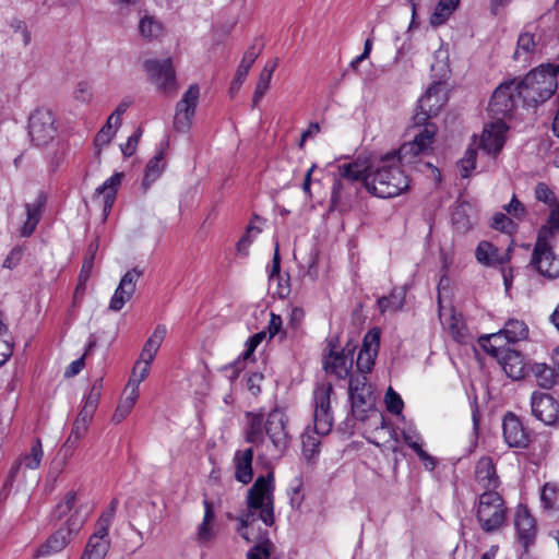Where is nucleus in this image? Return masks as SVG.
Instances as JSON below:
<instances>
[{
	"mask_svg": "<svg viewBox=\"0 0 559 559\" xmlns=\"http://www.w3.org/2000/svg\"><path fill=\"white\" fill-rule=\"evenodd\" d=\"M252 460H253V451L252 449L238 450L235 453L234 462L236 466L235 478L247 485L252 480L253 471H252Z\"/></svg>",
	"mask_w": 559,
	"mask_h": 559,
	"instance_id": "a878e982",
	"label": "nucleus"
},
{
	"mask_svg": "<svg viewBox=\"0 0 559 559\" xmlns=\"http://www.w3.org/2000/svg\"><path fill=\"white\" fill-rule=\"evenodd\" d=\"M304 455L310 460L319 452L320 440L314 435L304 433L301 437Z\"/></svg>",
	"mask_w": 559,
	"mask_h": 559,
	"instance_id": "052dcab7",
	"label": "nucleus"
},
{
	"mask_svg": "<svg viewBox=\"0 0 559 559\" xmlns=\"http://www.w3.org/2000/svg\"><path fill=\"white\" fill-rule=\"evenodd\" d=\"M199 98V85H190L182 95L181 99L176 105L174 117V128L176 131L186 133L190 130L198 107Z\"/></svg>",
	"mask_w": 559,
	"mask_h": 559,
	"instance_id": "f8f14e48",
	"label": "nucleus"
},
{
	"mask_svg": "<svg viewBox=\"0 0 559 559\" xmlns=\"http://www.w3.org/2000/svg\"><path fill=\"white\" fill-rule=\"evenodd\" d=\"M478 343L486 353L499 360L509 378L520 380L525 376V365L522 355L502 345L501 333L481 335L478 338Z\"/></svg>",
	"mask_w": 559,
	"mask_h": 559,
	"instance_id": "39448f33",
	"label": "nucleus"
},
{
	"mask_svg": "<svg viewBox=\"0 0 559 559\" xmlns=\"http://www.w3.org/2000/svg\"><path fill=\"white\" fill-rule=\"evenodd\" d=\"M503 437L509 447L525 448L528 442L527 433L519 419L512 413H508L502 423Z\"/></svg>",
	"mask_w": 559,
	"mask_h": 559,
	"instance_id": "a211bd4d",
	"label": "nucleus"
},
{
	"mask_svg": "<svg viewBox=\"0 0 559 559\" xmlns=\"http://www.w3.org/2000/svg\"><path fill=\"white\" fill-rule=\"evenodd\" d=\"M332 392L333 386L329 382L317 385L313 392L314 411H331Z\"/></svg>",
	"mask_w": 559,
	"mask_h": 559,
	"instance_id": "79ce46f5",
	"label": "nucleus"
},
{
	"mask_svg": "<svg viewBox=\"0 0 559 559\" xmlns=\"http://www.w3.org/2000/svg\"><path fill=\"white\" fill-rule=\"evenodd\" d=\"M511 248L506 253H500L499 249L488 241H480L476 248L475 257L477 262L486 266L503 265L510 261Z\"/></svg>",
	"mask_w": 559,
	"mask_h": 559,
	"instance_id": "5701e85b",
	"label": "nucleus"
},
{
	"mask_svg": "<svg viewBox=\"0 0 559 559\" xmlns=\"http://www.w3.org/2000/svg\"><path fill=\"white\" fill-rule=\"evenodd\" d=\"M531 408L533 416L547 426L555 424L558 419L559 403L549 393L533 392Z\"/></svg>",
	"mask_w": 559,
	"mask_h": 559,
	"instance_id": "2eb2a0df",
	"label": "nucleus"
},
{
	"mask_svg": "<svg viewBox=\"0 0 559 559\" xmlns=\"http://www.w3.org/2000/svg\"><path fill=\"white\" fill-rule=\"evenodd\" d=\"M262 49H263V45H260L259 47H257V45L253 44L246 50V52L238 66L236 74L230 83L229 93L231 96H234L240 90V86L245 82L252 64L255 62V60L259 57V55L261 53Z\"/></svg>",
	"mask_w": 559,
	"mask_h": 559,
	"instance_id": "aec40b11",
	"label": "nucleus"
},
{
	"mask_svg": "<svg viewBox=\"0 0 559 559\" xmlns=\"http://www.w3.org/2000/svg\"><path fill=\"white\" fill-rule=\"evenodd\" d=\"M47 203V195L40 191L35 201L25 204L26 219L20 229L23 237H29L36 229Z\"/></svg>",
	"mask_w": 559,
	"mask_h": 559,
	"instance_id": "6ab92c4d",
	"label": "nucleus"
},
{
	"mask_svg": "<svg viewBox=\"0 0 559 559\" xmlns=\"http://www.w3.org/2000/svg\"><path fill=\"white\" fill-rule=\"evenodd\" d=\"M150 368L151 367L143 365L141 360H138L133 367L126 391L134 389V392H139L140 383L148 376Z\"/></svg>",
	"mask_w": 559,
	"mask_h": 559,
	"instance_id": "8fccbe9b",
	"label": "nucleus"
},
{
	"mask_svg": "<svg viewBox=\"0 0 559 559\" xmlns=\"http://www.w3.org/2000/svg\"><path fill=\"white\" fill-rule=\"evenodd\" d=\"M92 421L91 418H85V416L78 414L71 432L62 445V450L66 455H71L73 450L76 448L80 440L85 436L88 430V425Z\"/></svg>",
	"mask_w": 559,
	"mask_h": 559,
	"instance_id": "cd10ccee",
	"label": "nucleus"
},
{
	"mask_svg": "<svg viewBox=\"0 0 559 559\" xmlns=\"http://www.w3.org/2000/svg\"><path fill=\"white\" fill-rule=\"evenodd\" d=\"M123 178L122 173H115L107 180H105L97 189L96 194H104V213L108 214L116 200L118 187L121 185Z\"/></svg>",
	"mask_w": 559,
	"mask_h": 559,
	"instance_id": "c85d7f7f",
	"label": "nucleus"
},
{
	"mask_svg": "<svg viewBox=\"0 0 559 559\" xmlns=\"http://www.w3.org/2000/svg\"><path fill=\"white\" fill-rule=\"evenodd\" d=\"M144 70L159 91L171 93L177 90L176 72L170 59H148L144 62Z\"/></svg>",
	"mask_w": 559,
	"mask_h": 559,
	"instance_id": "ddd939ff",
	"label": "nucleus"
},
{
	"mask_svg": "<svg viewBox=\"0 0 559 559\" xmlns=\"http://www.w3.org/2000/svg\"><path fill=\"white\" fill-rule=\"evenodd\" d=\"M452 224L460 234L467 233L474 225V209L468 202H461L452 212Z\"/></svg>",
	"mask_w": 559,
	"mask_h": 559,
	"instance_id": "bb28decb",
	"label": "nucleus"
},
{
	"mask_svg": "<svg viewBox=\"0 0 559 559\" xmlns=\"http://www.w3.org/2000/svg\"><path fill=\"white\" fill-rule=\"evenodd\" d=\"M540 501L546 510H559V486L552 483L545 484L542 489Z\"/></svg>",
	"mask_w": 559,
	"mask_h": 559,
	"instance_id": "37998d69",
	"label": "nucleus"
},
{
	"mask_svg": "<svg viewBox=\"0 0 559 559\" xmlns=\"http://www.w3.org/2000/svg\"><path fill=\"white\" fill-rule=\"evenodd\" d=\"M378 305L381 312L397 311L404 305V294L393 292L390 296L380 298Z\"/></svg>",
	"mask_w": 559,
	"mask_h": 559,
	"instance_id": "3c124183",
	"label": "nucleus"
},
{
	"mask_svg": "<svg viewBox=\"0 0 559 559\" xmlns=\"http://www.w3.org/2000/svg\"><path fill=\"white\" fill-rule=\"evenodd\" d=\"M490 226L501 233L512 235L516 230V224L504 213H496L492 216Z\"/></svg>",
	"mask_w": 559,
	"mask_h": 559,
	"instance_id": "603ef678",
	"label": "nucleus"
},
{
	"mask_svg": "<svg viewBox=\"0 0 559 559\" xmlns=\"http://www.w3.org/2000/svg\"><path fill=\"white\" fill-rule=\"evenodd\" d=\"M76 500V492L73 490L68 491L62 500L57 503L50 513V518L53 521H60L66 516L74 507Z\"/></svg>",
	"mask_w": 559,
	"mask_h": 559,
	"instance_id": "49530a36",
	"label": "nucleus"
},
{
	"mask_svg": "<svg viewBox=\"0 0 559 559\" xmlns=\"http://www.w3.org/2000/svg\"><path fill=\"white\" fill-rule=\"evenodd\" d=\"M355 192L356 189L353 187V183L336 177L332 186L330 210L340 212L344 211L349 204Z\"/></svg>",
	"mask_w": 559,
	"mask_h": 559,
	"instance_id": "4be33fe9",
	"label": "nucleus"
},
{
	"mask_svg": "<svg viewBox=\"0 0 559 559\" xmlns=\"http://www.w3.org/2000/svg\"><path fill=\"white\" fill-rule=\"evenodd\" d=\"M142 275V271L138 267L129 270L120 280L118 286L121 290H124L126 298H131L135 292L136 283Z\"/></svg>",
	"mask_w": 559,
	"mask_h": 559,
	"instance_id": "09e8293b",
	"label": "nucleus"
},
{
	"mask_svg": "<svg viewBox=\"0 0 559 559\" xmlns=\"http://www.w3.org/2000/svg\"><path fill=\"white\" fill-rule=\"evenodd\" d=\"M165 167L164 153L159 151L147 163L142 187L146 191L150 186L162 175Z\"/></svg>",
	"mask_w": 559,
	"mask_h": 559,
	"instance_id": "4c0bfd02",
	"label": "nucleus"
},
{
	"mask_svg": "<svg viewBox=\"0 0 559 559\" xmlns=\"http://www.w3.org/2000/svg\"><path fill=\"white\" fill-rule=\"evenodd\" d=\"M353 366V349H343L341 353L331 352L329 358L324 362L325 370L335 373L338 378L348 374Z\"/></svg>",
	"mask_w": 559,
	"mask_h": 559,
	"instance_id": "393cba45",
	"label": "nucleus"
},
{
	"mask_svg": "<svg viewBox=\"0 0 559 559\" xmlns=\"http://www.w3.org/2000/svg\"><path fill=\"white\" fill-rule=\"evenodd\" d=\"M535 198L539 202L545 203L549 207L558 202L555 192L545 182H538L535 187Z\"/></svg>",
	"mask_w": 559,
	"mask_h": 559,
	"instance_id": "13d9d810",
	"label": "nucleus"
},
{
	"mask_svg": "<svg viewBox=\"0 0 559 559\" xmlns=\"http://www.w3.org/2000/svg\"><path fill=\"white\" fill-rule=\"evenodd\" d=\"M127 395L119 402L114 415L112 421L116 424L121 423L131 412L139 397V392L134 389L126 391Z\"/></svg>",
	"mask_w": 559,
	"mask_h": 559,
	"instance_id": "a19ab883",
	"label": "nucleus"
},
{
	"mask_svg": "<svg viewBox=\"0 0 559 559\" xmlns=\"http://www.w3.org/2000/svg\"><path fill=\"white\" fill-rule=\"evenodd\" d=\"M385 405L388 412L394 415H402L404 402L399 393L389 388L385 394Z\"/></svg>",
	"mask_w": 559,
	"mask_h": 559,
	"instance_id": "bf43d9fd",
	"label": "nucleus"
},
{
	"mask_svg": "<svg viewBox=\"0 0 559 559\" xmlns=\"http://www.w3.org/2000/svg\"><path fill=\"white\" fill-rule=\"evenodd\" d=\"M11 28L14 33H19L22 37V41L25 46L31 43V33L27 29V26L24 21L19 19H13L10 23Z\"/></svg>",
	"mask_w": 559,
	"mask_h": 559,
	"instance_id": "774afa93",
	"label": "nucleus"
},
{
	"mask_svg": "<svg viewBox=\"0 0 559 559\" xmlns=\"http://www.w3.org/2000/svg\"><path fill=\"white\" fill-rule=\"evenodd\" d=\"M348 394L353 415L364 421L367 412L372 409L374 404L372 386L368 383L367 376H352L348 384Z\"/></svg>",
	"mask_w": 559,
	"mask_h": 559,
	"instance_id": "0eeeda50",
	"label": "nucleus"
},
{
	"mask_svg": "<svg viewBox=\"0 0 559 559\" xmlns=\"http://www.w3.org/2000/svg\"><path fill=\"white\" fill-rule=\"evenodd\" d=\"M475 479L485 490L498 489L500 479L491 457L483 456L477 461L475 466Z\"/></svg>",
	"mask_w": 559,
	"mask_h": 559,
	"instance_id": "412c9836",
	"label": "nucleus"
},
{
	"mask_svg": "<svg viewBox=\"0 0 559 559\" xmlns=\"http://www.w3.org/2000/svg\"><path fill=\"white\" fill-rule=\"evenodd\" d=\"M166 334H167L166 325L158 324L154 329L152 335L145 342L143 348L146 349V352L157 353L162 343L164 342Z\"/></svg>",
	"mask_w": 559,
	"mask_h": 559,
	"instance_id": "864d4df0",
	"label": "nucleus"
},
{
	"mask_svg": "<svg viewBox=\"0 0 559 559\" xmlns=\"http://www.w3.org/2000/svg\"><path fill=\"white\" fill-rule=\"evenodd\" d=\"M503 209L510 216L518 219H522L526 214L524 205L518 200L515 194H513L511 201Z\"/></svg>",
	"mask_w": 559,
	"mask_h": 559,
	"instance_id": "0e129e2a",
	"label": "nucleus"
},
{
	"mask_svg": "<svg viewBox=\"0 0 559 559\" xmlns=\"http://www.w3.org/2000/svg\"><path fill=\"white\" fill-rule=\"evenodd\" d=\"M498 333H501V341L504 338L507 343H515L526 338L528 329L523 321L510 319Z\"/></svg>",
	"mask_w": 559,
	"mask_h": 559,
	"instance_id": "f704fd0d",
	"label": "nucleus"
},
{
	"mask_svg": "<svg viewBox=\"0 0 559 559\" xmlns=\"http://www.w3.org/2000/svg\"><path fill=\"white\" fill-rule=\"evenodd\" d=\"M444 103L445 97L442 85L440 83L431 84L418 100L417 111L413 117L414 124L424 126L423 130L426 129V127H432L436 132V126L428 123L427 120L437 116Z\"/></svg>",
	"mask_w": 559,
	"mask_h": 559,
	"instance_id": "6e6552de",
	"label": "nucleus"
},
{
	"mask_svg": "<svg viewBox=\"0 0 559 559\" xmlns=\"http://www.w3.org/2000/svg\"><path fill=\"white\" fill-rule=\"evenodd\" d=\"M87 516L88 510H84L82 506L75 508L64 524L51 534L46 543L37 548L35 557L49 556L63 550L82 530Z\"/></svg>",
	"mask_w": 559,
	"mask_h": 559,
	"instance_id": "423d86ee",
	"label": "nucleus"
},
{
	"mask_svg": "<svg viewBox=\"0 0 559 559\" xmlns=\"http://www.w3.org/2000/svg\"><path fill=\"white\" fill-rule=\"evenodd\" d=\"M504 144V136L501 131L485 129L480 135L479 147L487 154L496 155Z\"/></svg>",
	"mask_w": 559,
	"mask_h": 559,
	"instance_id": "c9c22d12",
	"label": "nucleus"
},
{
	"mask_svg": "<svg viewBox=\"0 0 559 559\" xmlns=\"http://www.w3.org/2000/svg\"><path fill=\"white\" fill-rule=\"evenodd\" d=\"M43 455L44 452L41 448V442L39 439H37L31 449V453L26 454L23 457L22 463L25 465V467L29 469H35L40 465Z\"/></svg>",
	"mask_w": 559,
	"mask_h": 559,
	"instance_id": "5fc2aeb1",
	"label": "nucleus"
},
{
	"mask_svg": "<svg viewBox=\"0 0 559 559\" xmlns=\"http://www.w3.org/2000/svg\"><path fill=\"white\" fill-rule=\"evenodd\" d=\"M139 33L145 39H157L163 34V25L154 16L144 15L139 22Z\"/></svg>",
	"mask_w": 559,
	"mask_h": 559,
	"instance_id": "ea45409f",
	"label": "nucleus"
},
{
	"mask_svg": "<svg viewBox=\"0 0 559 559\" xmlns=\"http://www.w3.org/2000/svg\"><path fill=\"white\" fill-rule=\"evenodd\" d=\"M248 427L246 429V441L254 445L264 442V424L263 414L247 413Z\"/></svg>",
	"mask_w": 559,
	"mask_h": 559,
	"instance_id": "c756f323",
	"label": "nucleus"
},
{
	"mask_svg": "<svg viewBox=\"0 0 559 559\" xmlns=\"http://www.w3.org/2000/svg\"><path fill=\"white\" fill-rule=\"evenodd\" d=\"M550 238L537 235L533 249L531 265L543 276L555 278L559 276V259L555 257L549 245Z\"/></svg>",
	"mask_w": 559,
	"mask_h": 559,
	"instance_id": "9b49d317",
	"label": "nucleus"
},
{
	"mask_svg": "<svg viewBox=\"0 0 559 559\" xmlns=\"http://www.w3.org/2000/svg\"><path fill=\"white\" fill-rule=\"evenodd\" d=\"M369 171V164L366 165L359 160H355L352 163L343 164L337 167V177L348 181L349 183H354L356 181H362L365 186V177Z\"/></svg>",
	"mask_w": 559,
	"mask_h": 559,
	"instance_id": "7c9ffc66",
	"label": "nucleus"
},
{
	"mask_svg": "<svg viewBox=\"0 0 559 559\" xmlns=\"http://www.w3.org/2000/svg\"><path fill=\"white\" fill-rule=\"evenodd\" d=\"M110 542H98L95 538H88L86 547L81 559H104L109 550Z\"/></svg>",
	"mask_w": 559,
	"mask_h": 559,
	"instance_id": "c03bdc74",
	"label": "nucleus"
},
{
	"mask_svg": "<svg viewBox=\"0 0 559 559\" xmlns=\"http://www.w3.org/2000/svg\"><path fill=\"white\" fill-rule=\"evenodd\" d=\"M402 436L405 443L417 454L424 466L429 471L435 469L437 461L423 449L419 432L409 426L402 431Z\"/></svg>",
	"mask_w": 559,
	"mask_h": 559,
	"instance_id": "b1692460",
	"label": "nucleus"
},
{
	"mask_svg": "<svg viewBox=\"0 0 559 559\" xmlns=\"http://www.w3.org/2000/svg\"><path fill=\"white\" fill-rule=\"evenodd\" d=\"M272 549V542L269 538H265L248 550L247 559H269Z\"/></svg>",
	"mask_w": 559,
	"mask_h": 559,
	"instance_id": "6e6d98bb",
	"label": "nucleus"
},
{
	"mask_svg": "<svg viewBox=\"0 0 559 559\" xmlns=\"http://www.w3.org/2000/svg\"><path fill=\"white\" fill-rule=\"evenodd\" d=\"M514 525L519 543L527 550L534 544L536 537L535 519L531 515L527 508L520 506L515 512Z\"/></svg>",
	"mask_w": 559,
	"mask_h": 559,
	"instance_id": "f3484780",
	"label": "nucleus"
},
{
	"mask_svg": "<svg viewBox=\"0 0 559 559\" xmlns=\"http://www.w3.org/2000/svg\"><path fill=\"white\" fill-rule=\"evenodd\" d=\"M115 133L116 130H112V121H110V119H107L106 123L102 127V129L95 136V146L102 148L103 146L107 145L112 140Z\"/></svg>",
	"mask_w": 559,
	"mask_h": 559,
	"instance_id": "680f3d73",
	"label": "nucleus"
},
{
	"mask_svg": "<svg viewBox=\"0 0 559 559\" xmlns=\"http://www.w3.org/2000/svg\"><path fill=\"white\" fill-rule=\"evenodd\" d=\"M475 514L481 531L492 534L506 525L508 507L497 490H485L477 498Z\"/></svg>",
	"mask_w": 559,
	"mask_h": 559,
	"instance_id": "20e7f679",
	"label": "nucleus"
},
{
	"mask_svg": "<svg viewBox=\"0 0 559 559\" xmlns=\"http://www.w3.org/2000/svg\"><path fill=\"white\" fill-rule=\"evenodd\" d=\"M380 332L377 329L370 330L364 337L362 346L358 353L356 366L359 374H367L371 371L374 359L378 355Z\"/></svg>",
	"mask_w": 559,
	"mask_h": 559,
	"instance_id": "dca6fc26",
	"label": "nucleus"
},
{
	"mask_svg": "<svg viewBox=\"0 0 559 559\" xmlns=\"http://www.w3.org/2000/svg\"><path fill=\"white\" fill-rule=\"evenodd\" d=\"M435 128L426 127L414 136V140L402 144L397 152L388 153L369 164L365 177V188L371 194L389 199L400 195L408 186V177L404 167H416L420 156L431 151Z\"/></svg>",
	"mask_w": 559,
	"mask_h": 559,
	"instance_id": "f257e3e1",
	"label": "nucleus"
},
{
	"mask_svg": "<svg viewBox=\"0 0 559 559\" xmlns=\"http://www.w3.org/2000/svg\"><path fill=\"white\" fill-rule=\"evenodd\" d=\"M558 74L559 63L547 62L530 71L524 79H516L523 106L535 107L549 99L558 88Z\"/></svg>",
	"mask_w": 559,
	"mask_h": 559,
	"instance_id": "7ed1b4c3",
	"label": "nucleus"
},
{
	"mask_svg": "<svg viewBox=\"0 0 559 559\" xmlns=\"http://www.w3.org/2000/svg\"><path fill=\"white\" fill-rule=\"evenodd\" d=\"M141 135H142V129L138 128L136 131L128 138L127 143L121 144L120 147H121V152H122L123 156L130 157L134 154Z\"/></svg>",
	"mask_w": 559,
	"mask_h": 559,
	"instance_id": "69168bd1",
	"label": "nucleus"
},
{
	"mask_svg": "<svg viewBox=\"0 0 559 559\" xmlns=\"http://www.w3.org/2000/svg\"><path fill=\"white\" fill-rule=\"evenodd\" d=\"M476 158H477V151L476 148L468 147L463 156V158L459 162V167L461 170V176L463 178H468L471 175V171L475 169L476 167Z\"/></svg>",
	"mask_w": 559,
	"mask_h": 559,
	"instance_id": "4d7b16f0",
	"label": "nucleus"
},
{
	"mask_svg": "<svg viewBox=\"0 0 559 559\" xmlns=\"http://www.w3.org/2000/svg\"><path fill=\"white\" fill-rule=\"evenodd\" d=\"M286 415L283 411L275 408L271 411L265 419L264 430L275 451L276 457L283 455L288 448L289 437L286 430Z\"/></svg>",
	"mask_w": 559,
	"mask_h": 559,
	"instance_id": "4468645a",
	"label": "nucleus"
},
{
	"mask_svg": "<svg viewBox=\"0 0 559 559\" xmlns=\"http://www.w3.org/2000/svg\"><path fill=\"white\" fill-rule=\"evenodd\" d=\"M534 35L528 32H523L519 35L516 50L513 53L515 61L530 62L531 56L535 50Z\"/></svg>",
	"mask_w": 559,
	"mask_h": 559,
	"instance_id": "58836bf2",
	"label": "nucleus"
},
{
	"mask_svg": "<svg viewBox=\"0 0 559 559\" xmlns=\"http://www.w3.org/2000/svg\"><path fill=\"white\" fill-rule=\"evenodd\" d=\"M28 133L32 142L38 146L51 142L57 134L53 112L48 108L35 109L28 118Z\"/></svg>",
	"mask_w": 559,
	"mask_h": 559,
	"instance_id": "1a4fd4ad",
	"label": "nucleus"
},
{
	"mask_svg": "<svg viewBox=\"0 0 559 559\" xmlns=\"http://www.w3.org/2000/svg\"><path fill=\"white\" fill-rule=\"evenodd\" d=\"M73 96L76 100L81 103H88L93 97L92 87L87 82H79L74 92Z\"/></svg>",
	"mask_w": 559,
	"mask_h": 559,
	"instance_id": "338daca9",
	"label": "nucleus"
},
{
	"mask_svg": "<svg viewBox=\"0 0 559 559\" xmlns=\"http://www.w3.org/2000/svg\"><path fill=\"white\" fill-rule=\"evenodd\" d=\"M531 371L538 384V386L549 390L556 385L559 379L556 374L555 368L544 362H535L531 366Z\"/></svg>",
	"mask_w": 559,
	"mask_h": 559,
	"instance_id": "473e14b6",
	"label": "nucleus"
},
{
	"mask_svg": "<svg viewBox=\"0 0 559 559\" xmlns=\"http://www.w3.org/2000/svg\"><path fill=\"white\" fill-rule=\"evenodd\" d=\"M266 337L265 331H260L253 334L246 342V350L230 365V368L234 370L233 377H237L238 372L245 368V362L248 360H253V353L255 348L261 344V342Z\"/></svg>",
	"mask_w": 559,
	"mask_h": 559,
	"instance_id": "2f4dec72",
	"label": "nucleus"
},
{
	"mask_svg": "<svg viewBox=\"0 0 559 559\" xmlns=\"http://www.w3.org/2000/svg\"><path fill=\"white\" fill-rule=\"evenodd\" d=\"M277 67V59H273L266 62L264 68L262 69L259 80L257 82L255 91L252 98L253 106H257L258 103L265 95L269 90L273 73Z\"/></svg>",
	"mask_w": 559,
	"mask_h": 559,
	"instance_id": "72a5a7b5",
	"label": "nucleus"
},
{
	"mask_svg": "<svg viewBox=\"0 0 559 559\" xmlns=\"http://www.w3.org/2000/svg\"><path fill=\"white\" fill-rule=\"evenodd\" d=\"M102 389H103V379L99 378L94 381L90 392L85 396L84 405L79 413L80 415L85 416V418L93 419L94 413L97 409L99 399L102 396Z\"/></svg>",
	"mask_w": 559,
	"mask_h": 559,
	"instance_id": "e433bc0d",
	"label": "nucleus"
},
{
	"mask_svg": "<svg viewBox=\"0 0 559 559\" xmlns=\"http://www.w3.org/2000/svg\"><path fill=\"white\" fill-rule=\"evenodd\" d=\"M452 14V10H450L447 5L438 2L430 16V24L435 27L441 26L449 20Z\"/></svg>",
	"mask_w": 559,
	"mask_h": 559,
	"instance_id": "e2e57ef3",
	"label": "nucleus"
},
{
	"mask_svg": "<svg viewBox=\"0 0 559 559\" xmlns=\"http://www.w3.org/2000/svg\"><path fill=\"white\" fill-rule=\"evenodd\" d=\"M274 475H260L247 492V510L238 516L237 532L247 542L248 527L260 519L266 526L274 524Z\"/></svg>",
	"mask_w": 559,
	"mask_h": 559,
	"instance_id": "f03ea898",
	"label": "nucleus"
},
{
	"mask_svg": "<svg viewBox=\"0 0 559 559\" xmlns=\"http://www.w3.org/2000/svg\"><path fill=\"white\" fill-rule=\"evenodd\" d=\"M549 209L550 213L547 222L538 229L537 235L551 238L559 233V199L558 202L551 205Z\"/></svg>",
	"mask_w": 559,
	"mask_h": 559,
	"instance_id": "a18cd8bd",
	"label": "nucleus"
},
{
	"mask_svg": "<svg viewBox=\"0 0 559 559\" xmlns=\"http://www.w3.org/2000/svg\"><path fill=\"white\" fill-rule=\"evenodd\" d=\"M520 104L523 96L519 94L516 79L501 83L493 92L488 109L495 116H507Z\"/></svg>",
	"mask_w": 559,
	"mask_h": 559,
	"instance_id": "9d476101",
	"label": "nucleus"
},
{
	"mask_svg": "<svg viewBox=\"0 0 559 559\" xmlns=\"http://www.w3.org/2000/svg\"><path fill=\"white\" fill-rule=\"evenodd\" d=\"M314 432L316 435H328L333 426V416L331 411H314Z\"/></svg>",
	"mask_w": 559,
	"mask_h": 559,
	"instance_id": "de8ad7c7",
	"label": "nucleus"
}]
</instances>
